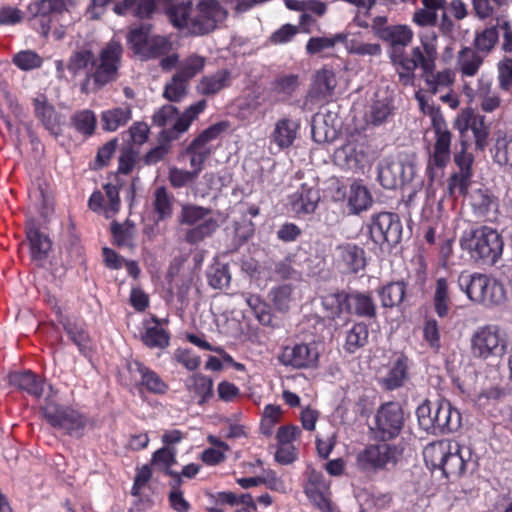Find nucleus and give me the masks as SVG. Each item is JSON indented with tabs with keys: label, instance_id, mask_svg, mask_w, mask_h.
<instances>
[{
	"label": "nucleus",
	"instance_id": "nucleus-1",
	"mask_svg": "<svg viewBox=\"0 0 512 512\" xmlns=\"http://www.w3.org/2000/svg\"><path fill=\"white\" fill-rule=\"evenodd\" d=\"M123 47L120 42L111 40L95 55L90 43H83L74 49L66 63L73 78L85 75L83 91H97L118 78Z\"/></svg>",
	"mask_w": 512,
	"mask_h": 512
},
{
	"label": "nucleus",
	"instance_id": "nucleus-2",
	"mask_svg": "<svg viewBox=\"0 0 512 512\" xmlns=\"http://www.w3.org/2000/svg\"><path fill=\"white\" fill-rule=\"evenodd\" d=\"M420 45L411 49V56L395 51L393 65L403 84H409L417 68L422 70L423 78L430 92L436 94L449 89L455 80L450 69L435 72L438 58V35L434 30H424L418 34Z\"/></svg>",
	"mask_w": 512,
	"mask_h": 512
},
{
	"label": "nucleus",
	"instance_id": "nucleus-3",
	"mask_svg": "<svg viewBox=\"0 0 512 512\" xmlns=\"http://www.w3.org/2000/svg\"><path fill=\"white\" fill-rule=\"evenodd\" d=\"M226 14L217 0H201L196 6L182 3L168 10L171 23L193 35L213 31L217 24L226 18Z\"/></svg>",
	"mask_w": 512,
	"mask_h": 512
},
{
	"label": "nucleus",
	"instance_id": "nucleus-4",
	"mask_svg": "<svg viewBox=\"0 0 512 512\" xmlns=\"http://www.w3.org/2000/svg\"><path fill=\"white\" fill-rule=\"evenodd\" d=\"M426 465L440 469L448 479H458L466 471L471 453L452 440H440L428 444L423 451Z\"/></svg>",
	"mask_w": 512,
	"mask_h": 512
},
{
	"label": "nucleus",
	"instance_id": "nucleus-5",
	"mask_svg": "<svg viewBox=\"0 0 512 512\" xmlns=\"http://www.w3.org/2000/svg\"><path fill=\"white\" fill-rule=\"evenodd\" d=\"M459 287L476 304L486 307L503 305L507 300V290L502 282L485 274H461Z\"/></svg>",
	"mask_w": 512,
	"mask_h": 512
},
{
	"label": "nucleus",
	"instance_id": "nucleus-6",
	"mask_svg": "<svg viewBox=\"0 0 512 512\" xmlns=\"http://www.w3.org/2000/svg\"><path fill=\"white\" fill-rule=\"evenodd\" d=\"M416 414L419 425L432 434L457 430L461 424L460 413L446 400H425L418 406Z\"/></svg>",
	"mask_w": 512,
	"mask_h": 512
},
{
	"label": "nucleus",
	"instance_id": "nucleus-7",
	"mask_svg": "<svg viewBox=\"0 0 512 512\" xmlns=\"http://www.w3.org/2000/svg\"><path fill=\"white\" fill-rule=\"evenodd\" d=\"M460 245L473 258L483 259L491 264L499 259L503 250L501 236L496 230L487 226L465 233L460 239Z\"/></svg>",
	"mask_w": 512,
	"mask_h": 512
},
{
	"label": "nucleus",
	"instance_id": "nucleus-8",
	"mask_svg": "<svg viewBox=\"0 0 512 512\" xmlns=\"http://www.w3.org/2000/svg\"><path fill=\"white\" fill-rule=\"evenodd\" d=\"M471 354L483 361L495 360L505 355L508 337L503 328L496 324L479 327L471 337Z\"/></svg>",
	"mask_w": 512,
	"mask_h": 512
},
{
	"label": "nucleus",
	"instance_id": "nucleus-9",
	"mask_svg": "<svg viewBox=\"0 0 512 512\" xmlns=\"http://www.w3.org/2000/svg\"><path fill=\"white\" fill-rule=\"evenodd\" d=\"M129 48L141 59H155L168 54L173 47L170 37L152 33L151 25L133 27L127 34Z\"/></svg>",
	"mask_w": 512,
	"mask_h": 512
},
{
	"label": "nucleus",
	"instance_id": "nucleus-10",
	"mask_svg": "<svg viewBox=\"0 0 512 512\" xmlns=\"http://www.w3.org/2000/svg\"><path fill=\"white\" fill-rule=\"evenodd\" d=\"M206 106L207 102L200 100L179 114L176 107L166 104L155 111L152 120L155 125L168 129L169 138H177L179 134L189 129L191 123L205 110Z\"/></svg>",
	"mask_w": 512,
	"mask_h": 512
},
{
	"label": "nucleus",
	"instance_id": "nucleus-11",
	"mask_svg": "<svg viewBox=\"0 0 512 512\" xmlns=\"http://www.w3.org/2000/svg\"><path fill=\"white\" fill-rule=\"evenodd\" d=\"M211 211L201 206L186 204L182 206L180 222L196 225L187 231L185 239L188 243L196 244L211 236L217 229V220L210 216Z\"/></svg>",
	"mask_w": 512,
	"mask_h": 512
},
{
	"label": "nucleus",
	"instance_id": "nucleus-12",
	"mask_svg": "<svg viewBox=\"0 0 512 512\" xmlns=\"http://www.w3.org/2000/svg\"><path fill=\"white\" fill-rule=\"evenodd\" d=\"M42 412L52 427L63 430L69 435L79 434L86 424L83 415L70 407L47 403L42 407Z\"/></svg>",
	"mask_w": 512,
	"mask_h": 512
},
{
	"label": "nucleus",
	"instance_id": "nucleus-13",
	"mask_svg": "<svg viewBox=\"0 0 512 512\" xmlns=\"http://www.w3.org/2000/svg\"><path fill=\"white\" fill-rule=\"evenodd\" d=\"M402 225L397 214L381 212L371 217L369 233L376 244H397L401 238Z\"/></svg>",
	"mask_w": 512,
	"mask_h": 512
},
{
	"label": "nucleus",
	"instance_id": "nucleus-14",
	"mask_svg": "<svg viewBox=\"0 0 512 512\" xmlns=\"http://www.w3.org/2000/svg\"><path fill=\"white\" fill-rule=\"evenodd\" d=\"M414 166L401 158H387L379 166L378 180L385 189H396L410 182Z\"/></svg>",
	"mask_w": 512,
	"mask_h": 512
},
{
	"label": "nucleus",
	"instance_id": "nucleus-15",
	"mask_svg": "<svg viewBox=\"0 0 512 512\" xmlns=\"http://www.w3.org/2000/svg\"><path fill=\"white\" fill-rule=\"evenodd\" d=\"M404 424V414L396 402L383 404L375 415V431L383 441L399 435Z\"/></svg>",
	"mask_w": 512,
	"mask_h": 512
},
{
	"label": "nucleus",
	"instance_id": "nucleus-16",
	"mask_svg": "<svg viewBox=\"0 0 512 512\" xmlns=\"http://www.w3.org/2000/svg\"><path fill=\"white\" fill-rule=\"evenodd\" d=\"M278 359L282 365L295 369L315 368L319 352L314 343H294L284 346Z\"/></svg>",
	"mask_w": 512,
	"mask_h": 512
},
{
	"label": "nucleus",
	"instance_id": "nucleus-17",
	"mask_svg": "<svg viewBox=\"0 0 512 512\" xmlns=\"http://www.w3.org/2000/svg\"><path fill=\"white\" fill-rule=\"evenodd\" d=\"M225 129L223 123H217L204 130L187 148V153L191 155L190 165L192 172H197V177L202 171L205 160L212 152L210 142L215 140Z\"/></svg>",
	"mask_w": 512,
	"mask_h": 512
},
{
	"label": "nucleus",
	"instance_id": "nucleus-18",
	"mask_svg": "<svg viewBox=\"0 0 512 512\" xmlns=\"http://www.w3.org/2000/svg\"><path fill=\"white\" fill-rule=\"evenodd\" d=\"M433 114L435 143L433 145L429 164L438 168H443L449 163L451 158L450 146L452 134L449 131L443 116L439 115L436 111H433Z\"/></svg>",
	"mask_w": 512,
	"mask_h": 512
},
{
	"label": "nucleus",
	"instance_id": "nucleus-19",
	"mask_svg": "<svg viewBox=\"0 0 512 512\" xmlns=\"http://www.w3.org/2000/svg\"><path fill=\"white\" fill-rule=\"evenodd\" d=\"M304 491L321 512H336V506L331 501L330 483L322 473L311 470Z\"/></svg>",
	"mask_w": 512,
	"mask_h": 512
},
{
	"label": "nucleus",
	"instance_id": "nucleus-20",
	"mask_svg": "<svg viewBox=\"0 0 512 512\" xmlns=\"http://www.w3.org/2000/svg\"><path fill=\"white\" fill-rule=\"evenodd\" d=\"M398 451L395 446L387 443L371 445L362 451L357 462L364 470H376L385 467L389 463H394L397 458Z\"/></svg>",
	"mask_w": 512,
	"mask_h": 512
},
{
	"label": "nucleus",
	"instance_id": "nucleus-21",
	"mask_svg": "<svg viewBox=\"0 0 512 512\" xmlns=\"http://www.w3.org/2000/svg\"><path fill=\"white\" fill-rule=\"evenodd\" d=\"M332 302L339 305V311H342V305L350 312L361 317L372 318L376 315V306L373 298L365 293H337L331 297Z\"/></svg>",
	"mask_w": 512,
	"mask_h": 512
},
{
	"label": "nucleus",
	"instance_id": "nucleus-22",
	"mask_svg": "<svg viewBox=\"0 0 512 512\" xmlns=\"http://www.w3.org/2000/svg\"><path fill=\"white\" fill-rule=\"evenodd\" d=\"M464 94L473 101L476 97L479 101L480 108L485 113H493L503 108V99L500 97L499 92L492 88V84L483 78L478 79L477 90L474 91L472 87L465 84Z\"/></svg>",
	"mask_w": 512,
	"mask_h": 512
},
{
	"label": "nucleus",
	"instance_id": "nucleus-23",
	"mask_svg": "<svg viewBox=\"0 0 512 512\" xmlns=\"http://www.w3.org/2000/svg\"><path fill=\"white\" fill-rule=\"evenodd\" d=\"M393 99L386 91H377L367 105L364 120L367 125L379 126L393 115Z\"/></svg>",
	"mask_w": 512,
	"mask_h": 512
},
{
	"label": "nucleus",
	"instance_id": "nucleus-24",
	"mask_svg": "<svg viewBox=\"0 0 512 512\" xmlns=\"http://www.w3.org/2000/svg\"><path fill=\"white\" fill-rule=\"evenodd\" d=\"M104 194L95 191L89 198L88 205L91 210L103 214L106 218L113 217L120 209L119 189L112 184H106Z\"/></svg>",
	"mask_w": 512,
	"mask_h": 512
},
{
	"label": "nucleus",
	"instance_id": "nucleus-25",
	"mask_svg": "<svg viewBox=\"0 0 512 512\" xmlns=\"http://www.w3.org/2000/svg\"><path fill=\"white\" fill-rule=\"evenodd\" d=\"M378 35L384 41L391 44L390 59L392 63L395 51L401 52L404 56H408L404 48L412 42L414 37V32L408 25L399 24L380 28L378 29Z\"/></svg>",
	"mask_w": 512,
	"mask_h": 512
},
{
	"label": "nucleus",
	"instance_id": "nucleus-26",
	"mask_svg": "<svg viewBox=\"0 0 512 512\" xmlns=\"http://www.w3.org/2000/svg\"><path fill=\"white\" fill-rule=\"evenodd\" d=\"M474 213L487 221H495L499 213L498 198L487 189L474 190L470 195Z\"/></svg>",
	"mask_w": 512,
	"mask_h": 512
},
{
	"label": "nucleus",
	"instance_id": "nucleus-27",
	"mask_svg": "<svg viewBox=\"0 0 512 512\" xmlns=\"http://www.w3.org/2000/svg\"><path fill=\"white\" fill-rule=\"evenodd\" d=\"M319 199L317 189L302 184L300 189L289 197V203L294 213L309 214L315 211Z\"/></svg>",
	"mask_w": 512,
	"mask_h": 512
},
{
	"label": "nucleus",
	"instance_id": "nucleus-28",
	"mask_svg": "<svg viewBox=\"0 0 512 512\" xmlns=\"http://www.w3.org/2000/svg\"><path fill=\"white\" fill-rule=\"evenodd\" d=\"M213 386L212 378L201 373H194L185 380L187 391L197 399L199 405L205 404L213 397Z\"/></svg>",
	"mask_w": 512,
	"mask_h": 512
},
{
	"label": "nucleus",
	"instance_id": "nucleus-29",
	"mask_svg": "<svg viewBox=\"0 0 512 512\" xmlns=\"http://www.w3.org/2000/svg\"><path fill=\"white\" fill-rule=\"evenodd\" d=\"M33 106L35 116L47 130L56 135L59 131L60 119L47 97L43 94L38 95L33 99Z\"/></svg>",
	"mask_w": 512,
	"mask_h": 512
},
{
	"label": "nucleus",
	"instance_id": "nucleus-30",
	"mask_svg": "<svg viewBox=\"0 0 512 512\" xmlns=\"http://www.w3.org/2000/svg\"><path fill=\"white\" fill-rule=\"evenodd\" d=\"M484 62V55L471 47L462 48L456 58V69L461 77H473L477 75Z\"/></svg>",
	"mask_w": 512,
	"mask_h": 512
},
{
	"label": "nucleus",
	"instance_id": "nucleus-31",
	"mask_svg": "<svg viewBox=\"0 0 512 512\" xmlns=\"http://www.w3.org/2000/svg\"><path fill=\"white\" fill-rule=\"evenodd\" d=\"M9 382L35 398H40L43 395L44 380L31 371L11 373Z\"/></svg>",
	"mask_w": 512,
	"mask_h": 512
},
{
	"label": "nucleus",
	"instance_id": "nucleus-32",
	"mask_svg": "<svg viewBox=\"0 0 512 512\" xmlns=\"http://www.w3.org/2000/svg\"><path fill=\"white\" fill-rule=\"evenodd\" d=\"M231 84V73L226 70H218L213 74L203 76L196 89L201 95L211 96L219 93Z\"/></svg>",
	"mask_w": 512,
	"mask_h": 512
},
{
	"label": "nucleus",
	"instance_id": "nucleus-33",
	"mask_svg": "<svg viewBox=\"0 0 512 512\" xmlns=\"http://www.w3.org/2000/svg\"><path fill=\"white\" fill-rule=\"evenodd\" d=\"M338 159L343 158L349 169L364 166L368 161L367 146L363 142H349L336 153Z\"/></svg>",
	"mask_w": 512,
	"mask_h": 512
},
{
	"label": "nucleus",
	"instance_id": "nucleus-34",
	"mask_svg": "<svg viewBox=\"0 0 512 512\" xmlns=\"http://www.w3.org/2000/svg\"><path fill=\"white\" fill-rule=\"evenodd\" d=\"M299 124L291 119L283 118L275 123L270 139L280 149L289 148L297 137Z\"/></svg>",
	"mask_w": 512,
	"mask_h": 512
},
{
	"label": "nucleus",
	"instance_id": "nucleus-35",
	"mask_svg": "<svg viewBox=\"0 0 512 512\" xmlns=\"http://www.w3.org/2000/svg\"><path fill=\"white\" fill-rule=\"evenodd\" d=\"M132 119V108L130 105L113 107L101 113L102 128L108 132H114L125 126Z\"/></svg>",
	"mask_w": 512,
	"mask_h": 512
},
{
	"label": "nucleus",
	"instance_id": "nucleus-36",
	"mask_svg": "<svg viewBox=\"0 0 512 512\" xmlns=\"http://www.w3.org/2000/svg\"><path fill=\"white\" fill-rule=\"evenodd\" d=\"M340 260L350 272L357 273L366 266L365 251L363 248L346 243L337 247Z\"/></svg>",
	"mask_w": 512,
	"mask_h": 512
},
{
	"label": "nucleus",
	"instance_id": "nucleus-37",
	"mask_svg": "<svg viewBox=\"0 0 512 512\" xmlns=\"http://www.w3.org/2000/svg\"><path fill=\"white\" fill-rule=\"evenodd\" d=\"M26 235L30 243L32 259L37 262H42L48 256L51 249V241L33 225H29L26 228Z\"/></svg>",
	"mask_w": 512,
	"mask_h": 512
},
{
	"label": "nucleus",
	"instance_id": "nucleus-38",
	"mask_svg": "<svg viewBox=\"0 0 512 512\" xmlns=\"http://www.w3.org/2000/svg\"><path fill=\"white\" fill-rule=\"evenodd\" d=\"M347 202L351 213L358 214L371 206L372 198L366 187L353 183L349 189Z\"/></svg>",
	"mask_w": 512,
	"mask_h": 512
},
{
	"label": "nucleus",
	"instance_id": "nucleus-39",
	"mask_svg": "<svg viewBox=\"0 0 512 512\" xmlns=\"http://www.w3.org/2000/svg\"><path fill=\"white\" fill-rule=\"evenodd\" d=\"M337 85L335 74L328 69H322L315 75L313 91L319 100H325L332 95Z\"/></svg>",
	"mask_w": 512,
	"mask_h": 512
},
{
	"label": "nucleus",
	"instance_id": "nucleus-40",
	"mask_svg": "<svg viewBox=\"0 0 512 512\" xmlns=\"http://www.w3.org/2000/svg\"><path fill=\"white\" fill-rule=\"evenodd\" d=\"M136 371L141 376V384L146 389L155 394H164L168 390V385L160 378L158 374L139 362L134 363Z\"/></svg>",
	"mask_w": 512,
	"mask_h": 512
},
{
	"label": "nucleus",
	"instance_id": "nucleus-41",
	"mask_svg": "<svg viewBox=\"0 0 512 512\" xmlns=\"http://www.w3.org/2000/svg\"><path fill=\"white\" fill-rule=\"evenodd\" d=\"M205 65V57L198 54H191L178 64V70L175 74L189 82L204 69Z\"/></svg>",
	"mask_w": 512,
	"mask_h": 512
},
{
	"label": "nucleus",
	"instance_id": "nucleus-42",
	"mask_svg": "<svg viewBox=\"0 0 512 512\" xmlns=\"http://www.w3.org/2000/svg\"><path fill=\"white\" fill-rule=\"evenodd\" d=\"M73 127L84 136H91L96 128V116L92 110L77 111L71 117Z\"/></svg>",
	"mask_w": 512,
	"mask_h": 512
},
{
	"label": "nucleus",
	"instance_id": "nucleus-43",
	"mask_svg": "<svg viewBox=\"0 0 512 512\" xmlns=\"http://www.w3.org/2000/svg\"><path fill=\"white\" fill-rule=\"evenodd\" d=\"M347 39L344 33H338L333 36L312 37L306 44L308 54H319L325 50L333 48L337 43H343Z\"/></svg>",
	"mask_w": 512,
	"mask_h": 512
},
{
	"label": "nucleus",
	"instance_id": "nucleus-44",
	"mask_svg": "<svg viewBox=\"0 0 512 512\" xmlns=\"http://www.w3.org/2000/svg\"><path fill=\"white\" fill-rule=\"evenodd\" d=\"M380 299L384 307L392 308L400 304L405 295L403 282H392L379 291Z\"/></svg>",
	"mask_w": 512,
	"mask_h": 512
},
{
	"label": "nucleus",
	"instance_id": "nucleus-45",
	"mask_svg": "<svg viewBox=\"0 0 512 512\" xmlns=\"http://www.w3.org/2000/svg\"><path fill=\"white\" fill-rule=\"evenodd\" d=\"M368 328L364 323H357L348 331L345 342V349L349 353H354L363 347L368 340Z\"/></svg>",
	"mask_w": 512,
	"mask_h": 512
},
{
	"label": "nucleus",
	"instance_id": "nucleus-46",
	"mask_svg": "<svg viewBox=\"0 0 512 512\" xmlns=\"http://www.w3.org/2000/svg\"><path fill=\"white\" fill-rule=\"evenodd\" d=\"M173 204L174 197L165 187H159L155 190L153 206L159 219L163 220L172 215Z\"/></svg>",
	"mask_w": 512,
	"mask_h": 512
},
{
	"label": "nucleus",
	"instance_id": "nucleus-47",
	"mask_svg": "<svg viewBox=\"0 0 512 512\" xmlns=\"http://www.w3.org/2000/svg\"><path fill=\"white\" fill-rule=\"evenodd\" d=\"M450 303L448 283L446 279L439 278L436 282L434 293V307L436 313L440 317L446 316L450 309Z\"/></svg>",
	"mask_w": 512,
	"mask_h": 512
},
{
	"label": "nucleus",
	"instance_id": "nucleus-48",
	"mask_svg": "<svg viewBox=\"0 0 512 512\" xmlns=\"http://www.w3.org/2000/svg\"><path fill=\"white\" fill-rule=\"evenodd\" d=\"M188 83V81L174 74L164 87L163 97L170 102H180L187 94Z\"/></svg>",
	"mask_w": 512,
	"mask_h": 512
},
{
	"label": "nucleus",
	"instance_id": "nucleus-49",
	"mask_svg": "<svg viewBox=\"0 0 512 512\" xmlns=\"http://www.w3.org/2000/svg\"><path fill=\"white\" fill-rule=\"evenodd\" d=\"M65 330L73 343L77 345L79 351L84 356H90L92 352V342L87 331L77 325H67L65 326Z\"/></svg>",
	"mask_w": 512,
	"mask_h": 512
},
{
	"label": "nucleus",
	"instance_id": "nucleus-50",
	"mask_svg": "<svg viewBox=\"0 0 512 512\" xmlns=\"http://www.w3.org/2000/svg\"><path fill=\"white\" fill-rule=\"evenodd\" d=\"M494 161L500 166L512 167V138L498 136L495 143Z\"/></svg>",
	"mask_w": 512,
	"mask_h": 512
},
{
	"label": "nucleus",
	"instance_id": "nucleus-51",
	"mask_svg": "<svg viewBox=\"0 0 512 512\" xmlns=\"http://www.w3.org/2000/svg\"><path fill=\"white\" fill-rule=\"evenodd\" d=\"M498 37L499 34L495 26L484 29L476 34L474 39L475 50L485 57L496 45Z\"/></svg>",
	"mask_w": 512,
	"mask_h": 512
},
{
	"label": "nucleus",
	"instance_id": "nucleus-52",
	"mask_svg": "<svg viewBox=\"0 0 512 512\" xmlns=\"http://www.w3.org/2000/svg\"><path fill=\"white\" fill-rule=\"evenodd\" d=\"M283 410L279 405L269 404L264 407L261 419V431L266 436L273 433L274 427L283 417Z\"/></svg>",
	"mask_w": 512,
	"mask_h": 512
},
{
	"label": "nucleus",
	"instance_id": "nucleus-53",
	"mask_svg": "<svg viewBox=\"0 0 512 512\" xmlns=\"http://www.w3.org/2000/svg\"><path fill=\"white\" fill-rule=\"evenodd\" d=\"M12 62L20 70L29 71L41 67L43 59L33 50H23L13 56Z\"/></svg>",
	"mask_w": 512,
	"mask_h": 512
},
{
	"label": "nucleus",
	"instance_id": "nucleus-54",
	"mask_svg": "<svg viewBox=\"0 0 512 512\" xmlns=\"http://www.w3.org/2000/svg\"><path fill=\"white\" fill-rule=\"evenodd\" d=\"M142 340L150 348H165L169 345V334L159 326L148 327Z\"/></svg>",
	"mask_w": 512,
	"mask_h": 512
},
{
	"label": "nucleus",
	"instance_id": "nucleus-55",
	"mask_svg": "<svg viewBox=\"0 0 512 512\" xmlns=\"http://www.w3.org/2000/svg\"><path fill=\"white\" fill-rule=\"evenodd\" d=\"M175 455L176 451L174 449H170L168 447L160 448L153 453L152 464L157 466L159 469L166 470L168 474L175 476L179 482V475L168 470L170 466L176 462Z\"/></svg>",
	"mask_w": 512,
	"mask_h": 512
},
{
	"label": "nucleus",
	"instance_id": "nucleus-56",
	"mask_svg": "<svg viewBox=\"0 0 512 512\" xmlns=\"http://www.w3.org/2000/svg\"><path fill=\"white\" fill-rule=\"evenodd\" d=\"M470 130L474 136L475 147L479 151H484L488 144L489 127L485 123V117L478 115L474 120Z\"/></svg>",
	"mask_w": 512,
	"mask_h": 512
},
{
	"label": "nucleus",
	"instance_id": "nucleus-57",
	"mask_svg": "<svg viewBox=\"0 0 512 512\" xmlns=\"http://www.w3.org/2000/svg\"><path fill=\"white\" fill-rule=\"evenodd\" d=\"M472 174L467 172L454 173L448 182L449 194L458 197L467 193Z\"/></svg>",
	"mask_w": 512,
	"mask_h": 512
},
{
	"label": "nucleus",
	"instance_id": "nucleus-58",
	"mask_svg": "<svg viewBox=\"0 0 512 512\" xmlns=\"http://www.w3.org/2000/svg\"><path fill=\"white\" fill-rule=\"evenodd\" d=\"M208 283L214 289H224L229 286L230 274L226 266H216L211 268L207 274Z\"/></svg>",
	"mask_w": 512,
	"mask_h": 512
},
{
	"label": "nucleus",
	"instance_id": "nucleus-59",
	"mask_svg": "<svg viewBox=\"0 0 512 512\" xmlns=\"http://www.w3.org/2000/svg\"><path fill=\"white\" fill-rule=\"evenodd\" d=\"M173 358L190 371L196 370L201 364L200 356L187 348L176 349Z\"/></svg>",
	"mask_w": 512,
	"mask_h": 512
},
{
	"label": "nucleus",
	"instance_id": "nucleus-60",
	"mask_svg": "<svg viewBox=\"0 0 512 512\" xmlns=\"http://www.w3.org/2000/svg\"><path fill=\"white\" fill-rule=\"evenodd\" d=\"M168 178L174 188H181L192 183L197 178V172L173 167L169 171Z\"/></svg>",
	"mask_w": 512,
	"mask_h": 512
},
{
	"label": "nucleus",
	"instance_id": "nucleus-61",
	"mask_svg": "<svg viewBox=\"0 0 512 512\" xmlns=\"http://www.w3.org/2000/svg\"><path fill=\"white\" fill-rule=\"evenodd\" d=\"M437 20V10L425 7L417 9L412 16V22L420 27H434Z\"/></svg>",
	"mask_w": 512,
	"mask_h": 512
},
{
	"label": "nucleus",
	"instance_id": "nucleus-62",
	"mask_svg": "<svg viewBox=\"0 0 512 512\" xmlns=\"http://www.w3.org/2000/svg\"><path fill=\"white\" fill-rule=\"evenodd\" d=\"M478 115L479 114H476L472 108H466L456 117L454 127L459 131L461 140H464L463 138Z\"/></svg>",
	"mask_w": 512,
	"mask_h": 512
},
{
	"label": "nucleus",
	"instance_id": "nucleus-63",
	"mask_svg": "<svg viewBox=\"0 0 512 512\" xmlns=\"http://www.w3.org/2000/svg\"><path fill=\"white\" fill-rule=\"evenodd\" d=\"M423 337L433 351H439L440 333L436 320L431 319L425 322V325L423 327Z\"/></svg>",
	"mask_w": 512,
	"mask_h": 512
},
{
	"label": "nucleus",
	"instance_id": "nucleus-64",
	"mask_svg": "<svg viewBox=\"0 0 512 512\" xmlns=\"http://www.w3.org/2000/svg\"><path fill=\"white\" fill-rule=\"evenodd\" d=\"M349 53L359 56H377L381 54V46L378 43H363L352 40L347 45Z\"/></svg>",
	"mask_w": 512,
	"mask_h": 512
}]
</instances>
